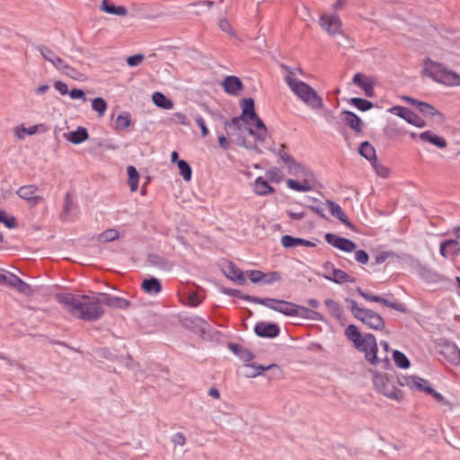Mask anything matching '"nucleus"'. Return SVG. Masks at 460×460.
Instances as JSON below:
<instances>
[{
	"label": "nucleus",
	"mask_w": 460,
	"mask_h": 460,
	"mask_svg": "<svg viewBox=\"0 0 460 460\" xmlns=\"http://www.w3.org/2000/svg\"><path fill=\"white\" fill-rule=\"evenodd\" d=\"M282 162L285 164L288 173L291 176L286 181L289 190L297 192H309L314 189L315 179L310 168L289 155H283Z\"/></svg>",
	"instance_id": "3"
},
{
	"label": "nucleus",
	"mask_w": 460,
	"mask_h": 460,
	"mask_svg": "<svg viewBox=\"0 0 460 460\" xmlns=\"http://www.w3.org/2000/svg\"><path fill=\"white\" fill-rule=\"evenodd\" d=\"M265 175L267 181L279 182L281 180L279 170L277 168L268 170Z\"/></svg>",
	"instance_id": "57"
},
{
	"label": "nucleus",
	"mask_w": 460,
	"mask_h": 460,
	"mask_svg": "<svg viewBox=\"0 0 460 460\" xmlns=\"http://www.w3.org/2000/svg\"><path fill=\"white\" fill-rule=\"evenodd\" d=\"M247 275L253 283L261 282L264 277V273L261 270H249L247 271Z\"/></svg>",
	"instance_id": "58"
},
{
	"label": "nucleus",
	"mask_w": 460,
	"mask_h": 460,
	"mask_svg": "<svg viewBox=\"0 0 460 460\" xmlns=\"http://www.w3.org/2000/svg\"><path fill=\"white\" fill-rule=\"evenodd\" d=\"M439 252L444 258L455 259L460 255V228L456 229L454 237L440 243Z\"/></svg>",
	"instance_id": "10"
},
{
	"label": "nucleus",
	"mask_w": 460,
	"mask_h": 460,
	"mask_svg": "<svg viewBox=\"0 0 460 460\" xmlns=\"http://www.w3.org/2000/svg\"><path fill=\"white\" fill-rule=\"evenodd\" d=\"M196 124L201 129V135L203 137H207L208 135V129L205 124V121L201 116H196L194 118Z\"/></svg>",
	"instance_id": "59"
},
{
	"label": "nucleus",
	"mask_w": 460,
	"mask_h": 460,
	"mask_svg": "<svg viewBox=\"0 0 460 460\" xmlns=\"http://www.w3.org/2000/svg\"><path fill=\"white\" fill-rule=\"evenodd\" d=\"M201 302V298L197 292H191L188 296V305L190 306H197Z\"/></svg>",
	"instance_id": "62"
},
{
	"label": "nucleus",
	"mask_w": 460,
	"mask_h": 460,
	"mask_svg": "<svg viewBox=\"0 0 460 460\" xmlns=\"http://www.w3.org/2000/svg\"><path fill=\"white\" fill-rule=\"evenodd\" d=\"M254 332L258 336L274 338L279 333V328L275 323H259L255 325Z\"/></svg>",
	"instance_id": "18"
},
{
	"label": "nucleus",
	"mask_w": 460,
	"mask_h": 460,
	"mask_svg": "<svg viewBox=\"0 0 460 460\" xmlns=\"http://www.w3.org/2000/svg\"><path fill=\"white\" fill-rule=\"evenodd\" d=\"M40 130H46V128L42 124L34 125L30 128H24L22 125H20L13 128V134L16 138L22 140L24 138L25 135L32 136L37 134Z\"/></svg>",
	"instance_id": "25"
},
{
	"label": "nucleus",
	"mask_w": 460,
	"mask_h": 460,
	"mask_svg": "<svg viewBox=\"0 0 460 460\" xmlns=\"http://www.w3.org/2000/svg\"><path fill=\"white\" fill-rule=\"evenodd\" d=\"M420 74L433 81L451 87L460 86V75L448 68L444 61L426 57L421 62Z\"/></svg>",
	"instance_id": "4"
},
{
	"label": "nucleus",
	"mask_w": 460,
	"mask_h": 460,
	"mask_svg": "<svg viewBox=\"0 0 460 460\" xmlns=\"http://www.w3.org/2000/svg\"><path fill=\"white\" fill-rule=\"evenodd\" d=\"M7 283L10 286L15 288L22 294L29 296L33 293L31 287L16 276H13L12 279L7 281Z\"/></svg>",
	"instance_id": "35"
},
{
	"label": "nucleus",
	"mask_w": 460,
	"mask_h": 460,
	"mask_svg": "<svg viewBox=\"0 0 460 460\" xmlns=\"http://www.w3.org/2000/svg\"><path fill=\"white\" fill-rule=\"evenodd\" d=\"M56 299L74 317L84 321H95L105 312L99 293L94 296L58 294Z\"/></svg>",
	"instance_id": "2"
},
{
	"label": "nucleus",
	"mask_w": 460,
	"mask_h": 460,
	"mask_svg": "<svg viewBox=\"0 0 460 460\" xmlns=\"http://www.w3.org/2000/svg\"><path fill=\"white\" fill-rule=\"evenodd\" d=\"M345 334L353 342L357 349L365 353L366 360L372 366L384 370L390 367V349L387 342L382 341L380 343L382 349H378L374 335L366 334L362 336L353 324L347 327Z\"/></svg>",
	"instance_id": "1"
},
{
	"label": "nucleus",
	"mask_w": 460,
	"mask_h": 460,
	"mask_svg": "<svg viewBox=\"0 0 460 460\" xmlns=\"http://www.w3.org/2000/svg\"><path fill=\"white\" fill-rule=\"evenodd\" d=\"M54 88L61 94L66 95L69 93L68 86L66 84L61 81H56L54 83Z\"/></svg>",
	"instance_id": "60"
},
{
	"label": "nucleus",
	"mask_w": 460,
	"mask_h": 460,
	"mask_svg": "<svg viewBox=\"0 0 460 460\" xmlns=\"http://www.w3.org/2000/svg\"><path fill=\"white\" fill-rule=\"evenodd\" d=\"M285 81L290 90L308 107L313 110L323 108L322 97L309 84L292 76H286Z\"/></svg>",
	"instance_id": "5"
},
{
	"label": "nucleus",
	"mask_w": 460,
	"mask_h": 460,
	"mask_svg": "<svg viewBox=\"0 0 460 460\" xmlns=\"http://www.w3.org/2000/svg\"><path fill=\"white\" fill-rule=\"evenodd\" d=\"M119 236V234L116 229H108L99 234L98 241L102 243L112 242L117 240Z\"/></svg>",
	"instance_id": "46"
},
{
	"label": "nucleus",
	"mask_w": 460,
	"mask_h": 460,
	"mask_svg": "<svg viewBox=\"0 0 460 460\" xmlns=\"http://www.w3.org/2000/svg\"><path fill=\"white\" fill-rule=\"evenodd\" d=\"M359 154L371 163L376 159L374 146L367 141L363 142L359 147Z\"/></svg>",
	"instance_id": "41"
},
{
	"label": "nucleus",
	"mask_w": 460,
	"mask_h": 460,
	"mask_svg": "<svg viewBox=\"0 0 460 460\" xmlns=\"http://www.w3.org/2000/svg\"><path fill=\"white\" fill-rule=\"evenodd\" d=\"M145 59V56L143 54H137L134 56H130L127 58V64L129 66H137L142 64Z\"/></svg>",
	"instance_id": "56"
},
{
	"label": "nucleus",
	"mask_w": 460,
	"mask_h": 460,
	"mask_svg": "<svg viewBox=\"0 0 460 460\" xmlns=\"http://www.w3.org/2000/svg\"><path fill=\"white\" fill-rule=\"evenodd\" d=\"M325 204L333 217H337L341 222L348 226L350 229H354V226L349 220L348 217L340 205L334 203L332 200H326Z\"/></svg>",
	"instance_id": "22"
},
{
	"label": "nucleus",
	"mask_w": 460,
	"mask_h": 460,
	"mask_svg": "<svg viewBox=\"0 0 460 460\" xmlns=\"http://www.w3.org/2000/svg\"><path fill=\"white\" fill-rule=\"evenodd\" d=\"M373 385L376 390L393 400H401L403 396L402 391L396 386L387 374L376 373L373 376Z\"/></svg>",
	"instance_id": "8"
},
{
	"label": "nucleus",
	"mask_w": 460,
	"mask_h": 460,
	"mask_svg": "<svg viewBox=\"0 0 460 460\" xmlns=\"http://www.w3.org/2000/svg\"><path fill=\"white\" fill-rule=\"evenodd\" d=\"M246 298L249 301L258 303L286 315L294 316L297 313V305L288 301L278 300L273 298H259L256 296H246Z\"/></svg>",
	"instance_id": "9"
},
{
	"label": "nucleus",
	"mask_w": 460,
	"mask_h": 460,
	"mask_svg": "<svg viewBox=\"0 0 460 460\" xmlns=\"http://www.w3.org/2000/svg\"><path fill=\"white\" fill-rule=\"evenodd\" d=\"M0 223L4 224L9 229H13L17 226L15 217L8 215L4 210H0Z\"/></svg>",
	"instance_id": "47"
},
{
	"label": "nucleus",
	"mask_w": 460,
	"mask_h": 460,
	"mask_svg": "<svg viewBox=\"0 0 460 460\" xmlns=\"http://www.w3.org/2000/svg\"><path fill=\"white\" fill-rule=\"evenodd\" d=\"M393 358H394V360L397 367H399L401 368L409 367L410 361L403 353H402L398 350H394L393 352Z\"/></svg>",
	"instance_id": "48"
},
{
	"label": "nucleus",
	"mask_w": 460,
	"mask_h": 460,
	"mask_svg": "<svg viewBox=\"0 0 460 460\" xmlns=\"http://www.w3.org/2000/svg\"><path fill=\"white\" fill-rule=\"evenodd\" d=\"M102 298V305L113 308L126 309L129 306V302L124 298L111 296L106 293H99Z\"/></svg>",
	"instance_id": "20"
},
{
	"label": "nucleus",
	"mask_w": 460,
	"mask_h": 460,
	"mask_svg": "<svg viewBox=\"0 0 460 460\" xmlns=\"http://www.w3.org/2000/svg\"><path fill=\"white\" fill-rule=\"evenodd\" d=\"M323 277L330 281L335 282L337 284H343L346 282H355V279L350 275L347 274L345 271L334 268L332 271H328L327 273H323Z\"/></svg>",
	"instance_id": "19"
},
{
	"label": "nucleus",
	"mask_w": 460,
	"mask_h": 460,
	"mask_svg": "<svg viewBox=\"0 0 460 460\" xmlns=\"http://www.w3.org/2000/svg\"><path fill=\"white\" fill-rule=\"evenodd\" d=\"M319 24L330 36L339 35L342 32V22L337 14L321 15Z\"/></svg>",
	"instance_id": "11"
},
{
	"label": "nucleus",
	"mask_w": 460,
	"mask_h": 460,
	"mask_svg": "<svg viewBox=\"0 0 460 460\" xmlns=\"http://www.w3.org/2000/svg\"><path fill=\"white\" fill-rule=\"evenodd\" d=\"M406 121L418 128H423L426 126L425 121L411 111L409 114V117L406 118Z\"/></svg>",
	"instance_id": "52"
},
{
	"label": "nucleus",
	"mask_w": 460,
	"mask_h": 460,
	"mask_svg": "<svg viewBox=\"0 0 460 460\" xmlns=\"http://www.w3.org/2000/svg\"><path fill=\"white\" fill-rule=\"evenodd\" d=\"M71 99H79L83 101H86L84 92L81 89H72L68 93Z\"/></svg>",
	"instance_id": "63"
},
{
	"label": "nucleus",
	"mask_w": 460,
	"mask_h": 460,
	"mask_svg": "<svg viewBox=\"0 0 460 460\" xmlns=\"http://www.w3.org/2000/svg\"><path fill=\"white\" fill-rule=\"evenodd\" d=\"M438 353L453 365H460V349L452 342L445 341L438 346Z\"/></svg>",
	"instance_id": "14"
},
{
	"label": "nucleus",
	"mask_w": 460,
	"mask_h": 460,
	"mask_svg": "<svg viewBox=\"0 0 460 460\" xmlns=\"http://www.w3.org/2000/svg\"><path fill=\"white\" fill-rule=\"evenodd\" d=\"M218 27L220 30L226 33H228L229 35L235 37L234 31L233 30L230 22L226 19H221L218 22Z\"/></svg>",
	"instance_id": "55"
},
{
	"label": "nucleus",
	"mask_w": 460,
	"mask_h": 460,
	"mask_svg": "<svg viewBox=\"0 0 460 460\" xmlns=\"http://www.w3.org/2000/svg\"><path fill=\"white\" fill-rule=\"evenodd\" d=\"M92 109L98 113L99 117H102L107 111V102L102 97L94 98L92 101Z\"/></svg>",
	"instance_id": "42"
},
{
	"label": "nucleus",
	"mask_w": 460,
	"mask_h": 460,
	"mask_svg": "<svg viewBox=\"0 0 460 460\" xmlns=\"http://www.w3.org/2000/svg\"><path fill=\"white\" fill-rule=\"evenodd\" d=\"M100 9L110 14H114L118 16H126L128 14V10L126 7L119 5L116 6L112 4L111 0H102Z\"/></svg>",
	"instance_id": "30"
},
{
	"label": "nucleus",
	"mask_w": 460,
	"mask_h": 460,
	"mask_svg": "<svg viewBox=\"0 0 460 460\" xmlns=\"http://www.w3.org/2000/svg\"><path fill=\"white\" fill-rule=\"evenodd\" d=\"M418 109L425 116L438 118L439 121L443 120V115L437 109L427 102L418 103Z\"/></svg>",
	"instance_id": "39"
},
{
	"label": "nucleus",
	"mask_w": 460,
	"mask_h": 460,
	"mask_svg": "<svg viewBox=\"0 0 460 460\" xmlns=\"http://www.w3.org/2000/svg\"><path fill=\"white\" fill-rule=\"evenodd\" d=\"M242 118H247L255 121V129L249 128L248 131L259 143L264 142L267 136V128L262 120L257 116L254 110V102L252 98L243 100Z\"/></svg>",
	"instance_id": "6"
},
{
	"label": "nucleus",
	"mask_w": 460,
	"mask_h": 460,
	"mask_svg": "<svg viewBox=\"0 0 460 460\" xmlns=\"http://www.w3.org/2000/svg\"><path fill=\"white\" fill-rule=\"evenodd\" d=\"M296 312H297L296 314V316H300V317L309 319V320H314V321H323V316L320 313L311 310V309H308L305 306L297 305Z\"/></svg>",
	"instance_id": "38"
},
{
	"label": "nucleus",
	"mask_w": 460,
	"mask_h": 460,
	"mask_svg": "<svg viewBox=\"0 0 460 460\" xmlns=\"http://www.w3.org/2000/svg\"><path fill=\"white\" fill-rule=\"evenodd\" d=\"M148 261L155 266L164 268L165 263L163 259L159 258L157 255H149Z\"/></svg>",
	"instance_id": "64"
},
{
	"label": "nucleus",
	"mask_w": 460,
	"mask_h": 460,
	"mask_svg": "<svg viewBox=\"0 0 460 460\" xmlns=\"http://www.w3.org/2000/svg\"><path fill=\"white\" fill-rule=\"evenodd\" d=\"M152 101L155 106L164 109L171 110L173 108V102L168 99L164 93L155 92L152 95Z\"/></svg>",
	"instance_id": "36"
},
{
	"label": "nucleus",
	"mask_w": 460,
	"mask_h": 460,
	"mask_svg": "<svg viewBox=\"0 0 460 460\" xmlns=\"http://www.w3.org/2000/svg\"><path fill=\"white\" fill-rule=\"evenodd\" d=\"M246 119H248L247 118H242V115H241L240 117L233 118L230 122L226 121L225 122V126H226V128L227 130V134H230L229 129L232 127L236 128L238 129H241V120H246Z\"/></svg>",
	"instance_id": "54"
},
{
	"label": "nucleus",
	"mask_w": 460,
	"mask_h": 460,
	"mask_svg": "<svg viewBox=\"0 0 460 460\" xmlns=\"http://www.w3.org/2000/svg\"><path fill=\"white\" fill-rule=\"evenodd\" d=\"M39 50L43 58L51 63L57 69L61 70L62 67H65L66 62L51 49L46 47H40Z\"/></svg>",
	"instance_id": "23"
},
{
	"label": "nucleus",
	"mask_w": 460,
	"mask_h": 460,
	"mask_svg": "<svg viewBox=\"0 0 460 460\" xmlns=\"http://www.w3.org/2000/svg\"><path fill=\"white\" fill-rule=\"evenodd\" d=\"M253 192L258 196H267L275 191L268 181L262 177H257L252 185Z\"/></svg>",
	"instance_id": "27"
},
{
	"label": "nucleus",
	"mask_w": 460,
	"mask_h": 460,
	"mask_svg": "<svg viewBox=\"0 0 460 460\" xmlns=\"http://www.w3.org/2000/svg\"><path fill=\"white\" fill-rule=\"evenodd\" d=\"M37 188L32 185L22 186L17 190V194L20 198L29 200L32 203V205H36L42 199L39 196H36Z\"/></svg>",
	"instance_id": "26"
},
{
	"label": "nucleus",
	"mask_w": 460,
	"mask_h": 460,
	"mask_svg": "<svg viewBox=\"0 0 460 460\" xmlns=\"http://www.w3.org/2000/svg\"><path fill=\"white\" fill-rule=\"evenodd\" d=\"M324 305L333 317L337 319H341L342 317L343 309L339 305L338 302L334 301L333 299L328 298L324 301Z\"/></svg>",
	"instance_id": "40"
},
{
	"label": "nucleus",
	"mask_w": 460,
	"mask_h": 460,
	"mask_svg": "<svg viewBox=\"0 0 460 460\" xmlns=\"http://www.w3.org/2000/svg\"><path fill=\"white\" fill-rule=\"evenodd\" d=\"M64 137L67 141L75 145L82 144L89 138L86 128L83 127H78L75 131L66 133Z\"/></svg>",
	"instance_id": "31"
},
{
	"label": "nucleus",
	"mask_w": 460,
	"mask_h": 460,
	"mask_svg": "<svg viewBox=\"0 0 460 460\" xmlns=\"http://www.w3.org/2000/svg\"><path fill=\"white\" fill-rule=\"evenodd\" d=\"M277 367L278 366L276 364H271L266 367L257 364H246L244 366V376L247 378H254L261 375L263 371L270 370Z\"/></svg>",
	"instance_id": "28"
},
{
	"label": "nucleus",
	"mask_w": 460,
	"mask_h": 460,
	"mask_svg": "<svg viewBox=\"0 0 460 460\" xmlns=\"http://www.w3.org/2000/svg\"><path fill=\"white\" fill-rule=\"evenodd\" d=\"M183 324L200 334L206 333L209 327L207 321L196 315L184 318Z\"/></svg>",
	"instance_id": "17"
},
{
	"label": "nucleus",
	"mask_w": 460,
	"mask_h": 460,
	"mask_svg": "<svg viewBox=\"0 0 460 460\" xmlns=\"http://www.w3.org/2000/svg\"><path fill=\"white\" fill-rule=\"evenodd\" d=\"M280 279H281V275L277 271H273V272H270V273H264V277H263V279L261 280V282L263 284H272V283L279 281Z\"/></svg>",
	"instance_id": "53"
},
{
	"label": "nucleus",
	"mask_w": 460,
	"mask_h": 460,
	"mask_svg": "<svg viewBox=\"0 0 460 460\" xmlns=\"http://www.w3.org/2000/svg\"><path fill=\"white\" fill-rule=\"evenodd\" d=\"M388 112L406 120V118L409 117L411 110L402 106H394L388 110Z\"/></svg>",
	"instance_id": "50"
},
{
	"label": "nucleus",
	"mask_w": 460,
	"mask_h": 460,
	"mask_svg": "<svg viewBox=\"0 0 460 460\" xmlns=\"http://www.w3.org/2000/svg\"><path fill=\"white\" fill-rule=\"evenodd\" d=\"M222 86L224 90L232 95H236L243 88V83L241 80L234 75L226 76L222 82Z\"/></svg>",
	"instance_id": "21"
},
{
	"label": "nucleus",
	"mask_w": 460,
	"mask_h": 460,
	"mask_svg": "<svg viewBox=\"0 0 460 460\" xmlns=\"http://www.w3.org/2000/svg\"><path fill=\"white\" fill-rule=\"evenodd\" d=\"M351 102L360 111H367L373 107V103L361 98H353Z\"/></svg>",
	"instance_id": "51"
},
{
	"label": "nucleus",
	"mask_w": 460,
	"mask_h": 460,
	"mask_svg": "<svg viewBox=\"0 0 460 460\" xmlns=\"http://www.w3.org/2000/svg\"><path fill=\"white\" fill-rule=\"evenodd\" d=\"M60 71L74 80L81 81L85 79L83 73L76 68L71 67L66 63L65 64V67H62Z\"/></svg>",
	"instance_id": "43"
},
{
	"label": "nucleus",
	"mask_w": 460,
	"mask_h": 460,
	"mask_svg": "<svg viewBox=\"0 0 460 460\" xmlns=\"http://www.w3.org/2000/svg\"><path fill=\"white\" fill-rule=\"evenodd\" d=\"M342 120L345 122L346 125H348L349 128H351L356 132H361L362 131V121L361 119L354 113L350 111H343L341 113Z\"/></svg>",
	"instance_id": "32"
},
{
	"label": "nucleus",
	"mask_w": 460,
	"mask_h": 460,
	"mask_svg": "<svg viewBox=\"0 0 460 460\" xmlns=\"http://www.w3.org/2000/svg\"><path fill=\"white\" fill-rule=\"evenodd\" d=\"M352 82L354 84L361 88L366 96L367 97H373L374 93V84L375 80L366 75H363L361 73H357L352 79Z\"/></svg>",
	"instance_id": "16"
},
{
	"label": "nucleus",
	"mask_w": 460,
	"mask_h": 460,
	"mask_svg": "<svg viewBox=\"0 0 460 460\" xmlns=\"http://www.w3.org/2000/svg\"><path fill=\"white\" fill-rule=\"evenodd\" d=\"M418 137L421 141L429 143L438 148H445L447 146L446 139L432 131L428 130L421 132Z\"/></svg>",
	"instance_id": "24"
},
{
	"label": "nucleus",
	"mask_w": 460,
	"mask_h": 460,
	"mask_svg": "<svg viewBox=\"0 0 460 460\" xmlns=\"http://www.w3.org/2000/svg\"><path fill=\"white\" fill-rule=\"evenodd\" d=\"M447 47V42H442L438 46H429L427 57H431L438 61H444L445 64L455 63L456 55Z\"/></svg>",
	"instance_id": "12"
},
{
	"label": "nucleus",
	"mask_w": 460,
	"mask_h": 460,
	"mask_svg": "<svg viewBox=\"0 0 460 460\" xmlns=\"http://www.w3.org/2000/svg\"><path fill=\"white\" fill-rule=\"evenodd\" d=\"M177 166L180 172V174L182 176L185 181H190L191 179V168L184 160H179L177 162Z\"/></svg>",
	"instance_id": "44"
},
{
	"label": "nucleus",
	"mask_w": 460,
	"mask_h": 460,
	"mask_svg": "<svg viewBox=\"0 0 460 460\" xmlns=\"http://www.w3.org/2000/svg\"><path fill=\"white\" fill-rule=\"evenodd\" d=\"M372 166L376 172V173L382 177V178H387L390 174V170L388 167H386L385 165L378 163L376 161V159H375L373 162H372Z\"/></svg>",
	"instance_id": "49"
},
{
	"label": "nucleus",
	"mask_w": 460,
	"mask_h": 460,
	"mask_svg": "<svg viewBox=\"0 0 460 460\" xmlns=\"http://www.w3.org/2000/svg\"><path fill=\"white\" fill-rule=\"evenodd\" d=\"M228 348L244 362H250L254 358L253 354L249 349L243 348L238 344L230 343Z\"/></svg>",
	"instance_id": "37"
},
{
	"label": "nucleus",
	"mask_w": 460,
	"mask_h": 460,
	"mask_svg": "<svg viewBox=\"0 0 460 460\" xmlns=\"http://www.w3.org/2000/svg\"><path fill=\"white\" fill-rule=\"evenodd\" d=\"M281 244L286 248L296 247L299 245H305L307 247H314L315 244L311 241H307L302 238H296L290 235H283L281 238Z\"/></svg>",
	"instance_id": "33"
},
{
	"label": "nucleus",
	"mask_w": 460,
	"mask_h": 460,
	"mask_svg": "<svg viewBox=\"0 0 460 460\" xmlns=\"http://www.w3.org/2000/svg\"><path fill=\"white\" fill-rule=\"evenodd\" d=\"M224 272L228 279L237 282L238 284L245 283L243 272L234 264L231 262L227 263L224 269Z\"/></svg>",
	"instance_id": "29"
},
{
	"label": "nucleus",
	"mask_w": 460,
	"mask_h": 460,
	"mask_svg": "<svg viewBox=\"0 0 460 460\" xmlns=\"http://www.w3.org/2000/svg\"><path fill=\"white\" fill-rule=\"evenodd\" d=\"M349 304V310L355 318L361 321L369 328L381 330L385 326L383 318L372 310L361 308L354 300L347 299Z\"/></svg>",
	"instance_id": "7"
},
{
	"label": "nucleus",
	"mask_w": 460,
	"mask_h": 460,
	"mask_svg": "<svg viewBox=\"0 0 460 460\" xmlns=\"http://www.w3.org/2000/svg\"><path fill=\"white\" fill-rule=\"evenodd\" d=\"M324 238L329 244L343 252H351L356 249V244L352 241L334 234L328 233L325 234Z\"/></svg>",
	"instance_id": "15"
},
{
	"label": "nucleus",
	"mask_w": 460,
	"mask_h": 460,
	"mask_svg": "<svg viewBox=\"0 0 460 460\" xmlns=\"http://www.w3.org/2000/svg\"><path fill=\"white\" fill-rule=\"evenodd\" d=\"M355 259L358 262H359L361 264H367L369 257H368V254L365 251L359 250V251L356 252Z\"/></svg>",
	"instance_id": "61"
},
{
	"label": "nucleus",
	"mask_w": 460,
	"mask_h": 460,
	"mask_svg": "<svg viewBox=\"0 0 460 460\" xmlns=\"http://www.w3.org/2000/svg\"><path fill=\"white\" fill-rule=\"evenodd\" d=\"M131 123V117L128 113L119 115L115 119V128L119 130L126 129Z\"/></svg>",
	"instance_id": "45"
},
{
	"label": "nucleus",
	"mask_w": 460,
	"mask_h": 460,
	"mask_svg": "<svg viewBox=\"0 0 460 460\" xmlns=\"http://www.w3.org/2000/svg\"><path fill=\"white\" fill-rule=\"evenodd\" d=\"M401 385H406L413 391L433 393L429 382L417 376H407L401 379Z\"/></svg>",
	"instance_id": "13"
},
{
	"label": "nucleus",
	"mask_w": 460,
	"mask_h": 460,
	"mask_svg": "<svg viewBox=\"0 0 460 460\" xmlns=\"http://www.w3.org/2000/svg\"><path fill=\"white\" fill-rule=\"evenodd\" d=\"M142 289L146 293L150 295H156L161 292L162 286L156 278H151L144 279L142 282Z\"/></svg>",
	"instance_id": "34"
}]
</instances>
